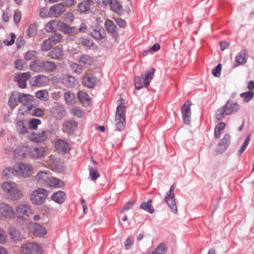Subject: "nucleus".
Here are the masks:
<instances>
[{
  "label": "nucleus",
  "instance_id": "nucleus-8",
  "mask_svg": "<svg viewBox=\"0 0 254 254\" xmlns=\"http://www.w3.org/2000/svg\"><path fill=\"white\" fill-rule=\"evenodd\" d=\"M15 171L18 173L23 177H28L34 172L33 167L24 163H20L18 166H15Z\"/></svg>",
  "mask_w": 254,
  "mask_h": 254
},
{
  "label": "nucleus",
  "instance_id": "nucleus-17",
  "mask_svg": "<svg viewBox=\"0 0 254 254\" xmlns=\"http://www.w3.org/2000/svg\"><path fill=\"white\" fill-rule=\"evenodd\" d=\"M90 35L95 39L101 40L106 37V33L103 27L96 26L91 31Z\"/></svg>",
  "mask_w": 254,
  "mask_h": 254
},
{
  "label": "nucleus",
  "instance_id": "nucleus-34",
  "mask_svg": "<svg viewBox=\"0 0 254 254\" xmlns=\"http://www.w3.org/2000/svg\"><path fill=\"white\" fill-rule=\"evenodd\" d=\"M26 155V148L23 146H19L14 150V156L17 158L25 157Z\"/></svg>",
  "mask_w": 254,
  "mask_h": 254
},
{
  "label": "nucleus",
  "instance_id": "nucleus-38",
  "mask_svg": "<svg viewBox=\"0 0 254 254\" xmlns=\"http://www.w3.org/2000/svg\"><path fill=\"white\" fill-rule=\"evenodd\" d=\"M63 83L67 87H73L75 85V79L72 76H66L63 78Z\"/></svg>",
  "mask_w": 254,
  "mask_h": 254
},
{
  "label": "nucleus",
  "instance_id": "nucleus-44",
  "mask_svg": "<svg viewBox=\"0 0 254 254\" xmlns=\"http://www.w3.org/2000/svg\"><path fill=\"white\" fill-rule=\"evenodd\" d=\"M35 96L37 98L44 101H47L49 98L48 93L45 90L37 91Z\"/></svg>",
  "mask_w": 254,
  "mask_h": 254
},
{
  "label": "nucleus",
  "instance_id": "nucleus-2",
  "mask_svg": "<svg viewBox=\"0 0 254 254\" xmlns=\"http://www.w3.org/2000/svg\"><path fill=\"white\" fill-rule=\"evenodd\" d=\"M126 106L124 103H120L117 108L115 115L116 130L121 131L125 128Z\"/></svg>",
  "mask_w": 254,
  "mask_h": 254
},
{
  "label": "nucleus",
  "instance_id": "nucleus-19",
  "mask_svg": "<svg viewBox=\"0 0 254 254\" xmlns=\"http://www.w3.org/2000/svg\"><path fill=\"white\" fill-rule=\"evenodd\" d=\"M93 4L94 2L92 0H82L77 5V11L81 13L88 11Z\"/></svg>",
  "mask_w": 254,
  "mask_h": 254
},
{
  "label": "nucleus",
  "instance_id": "nucleus-45",
  "mask_svg": "<svg viewBox=\"0 0 254 254\" xmlns=\"http://www.w3.org/2000/svg\"><path fill=\"white\" fill-rule=\"evenodd\" d=\"M79 63L84 65H90L93 63V60L89 55H84L80 57Z\"/></svg>",
  "mask_w": 254,
  "mask_h": 254
},
{
  "label": "nucleus",
  "instance_id": "nucleus-13",
  "mask_svg": "<svg viewBox=\"0 0 254 254\" xmlns=\"http://www.w3.org/2000/svg\"><path fill=\"white\" fill-rule=\"evenodd\" d=\"M48 80V78L46 76L39 75L32 77L30 80V84L32 86L41 87L46 85Z\"/></svg>",
  "mask_w": 254,
  "mask_h": 254
},
{
  "label": "nucleus",
  "instance_id": "nucleus-29",
  "mask_svg": "<svg viewBox=\"0 0 254 254\" xmlns=\"http://www.w3.org/2000/svg\"><path fill=\"white\" fill-rule=\"evenodd\" d=\"M82 83L84 86L90 88L94 87L97 84L94 77L87 75L83 77Z\"/></svg>",
  "mask_w": 254,
  "mask_h": 254
},
{
  "label": "nucleus",
  "instance_id": "nucleus-46",
  "mask_svg": "<svg viewBox=\"0 0 254 254\" xmlns=\"http://www.w3.org/2000/svg\"><path fill=\"white\" fill-rule=\"evenodd\" d=\"M134 86L136 89L139 90L141 89L144 86L145 83L144 82L143 77L141 78L139 76H136L134 79Z\"/></svg>",
  "mask_w": 254,
  "mask_h": 254
},
{
  "label": "nucleus",
  "instance_id": "nucleus-55",
  "mask_svg": "<svg viewBox=\"0 0 254 254\" xmlns=\"http://www.w3.org/2000/svg\"><path fill=\"white\" fill-rule=\"evenodd\" d=\"M37 28L35 24H30L28 27L26 32L29 37H32L36 34Z\"/></svg>",
  "mask_w": 254,
  "mask_h": 254
},
{
  "label": "nucleus",
  "instance_id": "nucleus-56",
  "mask_svg": "<svg viewBox=\"0 0 254 254\" xmlns=\"http://www.w3.org/2000/svg\"><path fill=\"white\" fill-rule=\"evenodd\" d=\"M49 39L53 45L61 42L62 39V36L61 34L57 33L50 37Z\"/></svg>",
  "mask_w": 254,
  "mask_h": 254
},
{
  "label": "nucleus",
  "instance_id": "nucleus-32",
  "mask_svg": "<svg viewBox=\"0 0 254 254\" xmlns=\"http://www.w3.org/2000/svg\"><path fill=\"white\" fill-rule=\"evenodd\" d=\"M27 110L31 115L36 117H41L44 115V112L42 109L33 107L32 105L29 106Z\"/></svg>",
  "mask_w": 254,
  "mask_h": 254
},
{
  "label": "nucleus",
  "instance_id": "nucleus-9",
  "mask_svg": "<svg viewBox=\"0 0 254 254\" xmlns=\"http://www.w3.org/2000/svg\"><path fill=\"white\" fill-rule=\"evenodd\" d=\"M191 101L190 100H187L181 108L183 122L187 125L190 124V119L191 117Z\"/></svg>",
  "mask_w": 254,
  "mask_h": 254
},
{
  "label": "nucleus",
  "instance_id": "nucleus-16",
  "mask_svg": "<svg viewBox=\"0 0 254 254\" xmlns=\"http://www.w3.org/2000/svg\"><path fill=\"white\" fill-rule=\"evenodd\" d=\"M0 214L2 216L9 218H13L14 215L12 207L3 203H0Z\"/></svg>",
  "mask_w": 254,
  "mask_h": 254
},
{
  "label": "nucleus",
  "instance_id": "nucleus-60",
  "mask_svg": "<svg viewBox=\"0 0 254 254\" xmlns=\"http://www.w3.org/2000/svg\"><path fill=\"white\" fill-rule=\"evenodd\" d=\"M70 67L73 73L79 74L82 72V67L76 63L71 64Z\"/></svg>",
  "mask_w": 254,
  "mask_h": 254
},
{
  "label": "nucleus",
  "instance_id": "nucleus-36",
  "mask_svg": "<svg viewBox=\"0 0 254 254\" xmlns=\"http://www.w3.org/2000/svg\"><path fill=\"white\" fill-rule=\"evenodd\" d=\"M108 3L111 5V9L116 13H118L122 8V5L117 0H108Z\"/></svg>",
  "mask_w": 254,
  "mask_h": 254
},
{
  "label": "nucleus",
  "instance_id": "nucleus-12",
  "mask_svg": "<svg viewBox=\"0 0 254 254\" xmlns=\"http://www.w3.org/2000/svg\"><path fill=\"white\" fill-rule=\"evenodd\" d=\"M55 145L57 151L63 154L68 153L71 149L69 143L62 139H57Z\"/></svg>",
  "mask_w": 254,
  "mask_h": 254
},
{
  "label": "nucleus",
  "instance_id": "nucleus-24",
  "mask_svg": "<svg viewBox=\"0 0 254 254\" xmlns=\"http://www.w3.org/2000/svg\"><path fill=\"white\" fill-rule=\"evenodd\" d=\"M64 55L63 49L58 46L52 49L49 53L48 56L52 59L60 60Z\"/></svg>",
  "mask_w": 254,
  "mask_h": 254
},
{
  "label": "nucleus",
  "instance_id": "nucleus-4",
  "mask_svg": "<svg viewBox=\"0 0 254 254\" xmlns=\"http://www.w3.org/2000/svg\"><path fill=\"white\" fill-rule=\"evenodd\" d=\"M48 194L47 190L39 188L31 192L30 196V200L34 205H41L45 203Z\"/></svg>",
  "mask_w": 254,
  "mask_h": 254
},
{
  "label": "nucleus",
  "instance_id": "nucleus-33",
  "mask_svg": "<svg viewBox=\"0 0 254 254\" xmlns=\"http://www.w3.org/2000/svg\"><path fill=\"white\" fill-rule=\"evenodd\" d=\"M167 249L165 243H161L154 250V251L148 252V254H166Z\"/></svg>",
  "mask_w": 254,
  "mask_h": 254
},
{
  "label": "nucleus",
  "instance_id": "nucleus-26",
  "mask_svg": "<svg viewBox=\"0 0 254 254\" xmlns=\"http://www.w3.org/2000/svg\"><path fill=\"white\" fill-rule=\"evenodd\" d=\"M155 70V68H151L150 70L145 71L144 74L142 75L144 79L145 87H147L149 85L151 80L154 76Z\"/></svg>",
  "mask_w": 254,
  "mask_h": 254
},
{
  "label": "nucleus",
  "instance_id": "nucleus-41",
  "mask_svg": "<svg viewBox=\"0 0 254 254\" xmlns=\"http://www.w3.org/2000/svg\"><path fill=\"white\" fill-rule=\"evenodd\" d=\"M227 115L228 114H227L226 110L223 106L216 111L215 118L217 121H222Z\"/></svg>",
  "mask_w": 254,
  "mask_h": 254
},
{
  "label": "nucleus",
  "instance_id": "nucleus-31",
  "mask_svg": "<svg viewBox=\"0 0 254 254\" xmlns=\"http://www.w3.org/2000/svg\"><path fill=\"white\" fill-rule=\"evenodd\" d=\"M33 97L29 94H20L17 98L18 102L22 103L24 105H27L30 102L33 100Z\"/></svg>",
  "mask_w": 254,
  "mask_h": 254
},
{
  "label": "nucleus",
  "instance_id": "nucleus-28",
  "mask_svg": "<svg viewBox=\"0 0 254 254\" xmlns=\"http://www.w3.org/2000/svg\"><path fill=\"white\" fill-rule=\"evenodd\" d=\"M49 177L46 172L41 171L37 174L36 179L39 183L46 185Z\"/></svg>",
  "mask_w": 254,
  "mask_h": 254
},
{
  "label": "nucleus",
  "instance_id": "nucleus-58",
  "mask_svg": "<svg viewBox=\"0 0 254 254\" xmlns=\"http://www.w3.org/2000/svg\"><path fill=\"white\" fill-rule=\"evenodd\" d=\"M25 64L24 60L18 59L14 62V66L18 70H23Z\"/></svg>",
  "mask_w": 254,
  "mask_h": 254
},
{
  "label": "nucleus",
  "instance_id": "nucleus-59",
  "mask_svg": "<svg viewBox=\"0 0 254 254\" xmlns=\"http://www.w3.org/2000/svg\"><path fill=\"white\" fill-rule=\"evenodd\" d=\"M15 171V167L14 168L7 167L4 169L2 171V176L3 177H8L10 174H13Z\"/></svg>",
  "mask_w": 254,
  "mask_h": 254
},
{
  "label": "nucleus",
  "instance_id": "nucleus-10",
  "mask_svg": "<svg viewBox=\"0 0 254 254\" xmlns=\"http://www.w3.org/2000/svg\"><path fill=\"white\" fill-rule=\"evenodd\" d=\"M31 76V74L30 72H24L16 75L14 80L17 83L19 87L23 89L26 87V82Z\"/></svg>",
  "mask_w": 254,
  "mask_h": 254
},
{
  "label": "nucleus",
  "instance_id": "nucleus-7",
  "mask_svg": "<svg viewBox=\"0 0 254 254\" xmlns=\"http://www.w3.org/2000/svg\"><path fill=\"white\" fill-rule=\"evenodd\" d=\"M21 250L24 254H39L42 252V247L33 243H29L23 246Z\"/></svg>",
  "mask_w": 254,
  "mask_h": 254
},
{
  "label": "nucleus",
  "instance_id": "nucleus-30",
  "mask_svg": "<svg viewBox=\"0 0 254 254\" xmlns=\"http://www.w3.org/2000/svg\"><path fill=\"white\" fill-rule=\"evenodd\" d=\"M59 21L56 20H51L45 26V30L48 32H55L59 30Z\"/></svg>",
  "mask_w": 254,
  "mask_h": 254
},
{
  "label": "nucleus",
  "instance_id": "nucleus-53",
  "mask_svg": "<svg viewBox=\"0 0 254 254\" xmlns=\"http://www.w3.org/2000/svg\"><path fill=\"white\" fill-rule=\"evenodd\" d=\"M9 234L14 241H19L21 239V234L18 231L15 229H11Z\"/></svg>",
  "mask_w": 254,
  "mask_h": 254
},
{
  "label": "nucleus",
  "instance_id": "nucleus-62",
  "mask_svg": "<svg viewBox=\"0 0 254 254\" xmlns=\"http://www.w3.org/2000/svg\"><path fill=\"white\" fill-rule=\"evenodd\" d=\"M221 64H218L212 70V74L215 77H219L221 75Z\"/></svg>",
  "mask_w": 254,
  "mask_h": 254
},
{
  "label": "nucleus",
  "instance_id": "nucleus-63",
  "mask_svg": "<svg viewBox=\"0 0 254 254\" xmlns=\"http://www.w3.org/2000/svg\"><path fill=\"white\" fill-rule=\"evenodd\" d=\"M72 113L74 116L81 118L84 115V112L78 108H74L72 109Z\"/></svg>",
  "mask_w": 254,
  "mask_h": 254
},
{
  "label": "nucleus",
  "instance_id": "nucleus-6",
  "mask_svg": "<svg viewBox=\"0 0 254 254\" xmlns=\"http://www.w3.org/2000/svg\"><path fill=\"white\" fill-rule=\"evenodd\" d=\"M175 188V186L174 184L170 187L169 192L166 193L165 200L172 210L174 212H176L177 209L174 192Z\"/></svg>",
  "mask_w": 254,
  "mask_h": 254
},
{
  "label": "nucleus",
  "instance_id": "nucleus-51",
  "mask_svg": "<svg viewBox=\"0 0 254 254\" xmlns=\"http://www.w3.org/2000/svg\"><path fill=\"white\" fill-rule=\"evenodd\" d=\"M53 44L49 38L44 41L41 45V48L42 51H46L49 50L52 47Z\"/></svg>",
  "mask_w": 254,
  "mask_h": 254
},
{
  "label": "nucleus",
  "instance_id": "nucleus-1",
  "mask_svg": "<svg viewBox=\"0 0 254 254\" xmlns=\"http://www.w3.org/2000/svg\"><path fill=\"white\" fill-rule=\"evenodd\" d=\"M57 68L54 62L46 60L35 59L29 63L30 69L35 73L52 72Z\"/></svg>",
  "mask_w": 254,
  "mask_h": 254
},
{
  "label": "nucleus",
  "instance_id": "nucleus-49",
  "mask_svg": "<svg viewBox=\"0 0 254 254\" xmlns=\"http://www.w3.org/2000/svg\"><path fill=\"white\" fill-rule=\"evenodd\" d=\"M66 102L68 105L73 104L75 102L74 95L70 92H66L64 94Z\"/></svg>",
  "mask_w": 254,
  "mask_h": 254
},
{
  "label": "nucleus",
  "instance_id": "nucleus-23",
  "mask_svg": "<svg viewBox=\"0 0 254 254\" xmlns=\"http://www.w3.org/2000/svg\"><path fill=\"white\" fill-rule=\"evenodd\" d=\"M77 126V124L76 122L69 121L63 124V130L64 132L70 133L75 130Z\"/></svg>",
  "mask_w": 254,
  "mask_h": 254
},
{
  "label": "nucleus",
  "instance_id": "nucleus-57",
  "mask_svg": "<svg viewBox=\"0 0 254 254\" xmlns=\"http://www.w3.org/2000/svg\"><path fill=\"white\" fill-rule=\"evenodd\" d=\"M39 15L41 17L45 18H51V15L50 14V9H48L47 7H42L40 10Z\"/></svg>",
  "mask_w": 254,
  "mask_h": 254
},
{
  "label": "nucleus",
  "instance_id": "nucleus-47",
  "mask_svg": "<svg viewBox=\"0 0 254 254\" xmlns=\"http://www.w3.org/2000/svg\"><path fill=\"white\" fill-rule=\"evenodd\" d=\"M37 52L35 50H29L24 55V59L27 61L35 59L37 58Z\"/></svg>",
  "mask_w": 254,
  "mask_h": 254
},
{
  "label": "nucleus",
  "instance_id": "nucleus-3",
  "mask_svg": "<svg viewBox=\"0 0 254 254\" xmlns=\"http://www.w3.org/2000/svg\"><path fill=\"white\" fill-rule=\"evenodd\" d=\"M1 188L14 200H17L22 196L21 191L17 189L15 183L9 181L3 182L1 184Z\"/></svg>",
  "mask_w": 254,
  "mask_h": 254
},
{
  "label": "nucleus",
  "instance_id": "nucleus-20",
  "mask_svg": "<svg viewBox=\"0 0 254 254\" xmlns=\"http://www.w3.org/2000/svg\"><path fill=\"white\" fill-rule=\"evenodd\" d=\"M66 198L65 193L62 190L55 192L51 196V200L58 204H62Z\"/></svg>",
  "mask_w": 254,
  "mask_h": 254
},
{
  "label": "nucleus",
  "instance_id": "nucleus-35",
  "mask_svg": "<svg viewBox=\"0 0 254 254\" xmlns=\"http://www.w3.org/2000/svg\"><path fill=\"white\" fill-rule=\"evenodd\" d=\"M231 136L229 133H226L219 143V145L222 147L223 149H226L230 143Z\"/></svg>",
  "mask_w": 254,
  "mask_h": 254
},
{
  "label": "nucleus",
  "instance_id": "nucleus-21",
  "mask_svg": "<svg viewBox=\"0 0 254 254\" xmlns=\"http://www.w3.org/2000/svg\"><path fill=\"white\" fill-rule=\"evenodd\" d=\"M46 185L51 187L61 188L64 187L65 184L60 179L50 177Z\"/></svg>",
  "mask_w": 254,
  "mask_h": 254
},
{
  "label": "nucleus",
  "instance_id": "nucleus-15",
  "mask_svg": "<svg viewBox=\"0 0 254 254\" xmlns=\"http://www.w3.org/2000/svg\"><path fill=\"white\" fill-rule=\"evenodd\" d=\"M248 57L249 54L248 51L246 50H242L235 57V62L236 64L234 66L236 67L246 64L247 62Z\"/></svg>",
  "mask_w": 254,
  "mask_h": 254
},
{
  "label": "nucleus",
  "instance_id": "nucleus-22",
  "mask_svg": "<svg viewBox=\"0 0 254 254\" xmlns=\"http://www.w3.org/2000/svg\"><path fill=\"white\" fill-rule=\"evenodd\" d=\"M224 106L228 115H232L239 110V105L237 103H231L230 100H228Z\"/></svg>",
  "mask_w": 254,
  "mask_h": 254
},
{
  "label": "nucleus",
  "instance_id": "nucleus-5",
  "mask_svg": "<svg viewBox=\"0 0 254 254\" xmlns=\"http://www.w3.org/2000/svg\"><path fill=\"white\" fill-rule=\"evenodd\" d=\"M32 213L30 205L26 204H19L16 207L15 215L19 219L27 220L29 215Z\"/></svg>",
  "mask_w": 254,
  "mask_h": 254
},
{
  "label": "nucleus",
  "instance_id": "nucleus-64",
  "mask_svg": "<svg viewBox=\"0 0 254 254\" xmlns=\"http://www.w3.org/2000/svg\"><path fill=\"white\" fill-rule=\"evenodd\" d=\"M80 41L82 45L84 46L90 47L93 45V41L88 39L81 38Z\"/></svg>",
  "mask_w": 254,
  "mask_h": 254
},
{
  "label": "nucleus",
  "instance_id": "nucleus-18",
  "mask_svg": "<svg viewBox=\"0 0 254 254\" xmlns=\"http://www.w3.org/2000/svg\"><path fill=\"white\" fill-rule=\"evenodd\" d=\"M105 26L108 32L113 37H116L118 35L117 26L113 21L110 19H107L105 21Z\"/></svg>",
  "mask_w": 254,
  "mask_h": 254
},
{
  "label": "nucleus",
  "instance_id": "nucleus-11",
  "mask_svg": "<svg viewBox=\"0 0 254 254\" xmlns=\"http://www.w3.org/2000/svg\"><path fill=\"white\" fill-rule=\"evenodd\" d=\"M65 11L63 4L62 3L54 4L50 8L51 18H58Z\"/></svg>",
  "mask_w": 254,
  "mask_h": 254
},
{
  "label": "nucleus",
  "instance_id": "nucleus-27",
  "mask_svg": "<svg viewBox=\"0 0 254 254\" xmlns=\"http://www.w3.org/2000/svg\"><path fill=\"white\" fill-rule=\"evenodd\" d=\"M59 30L65 34H69L74 32L75 28L74 27H70L66 23L61 21H59L58 25Z\"/></svg>",
  "mask_w": 254,
  "mask_h": 254
},
{
  "label": "nucleus",
  "instance_id": "nucleus-52",
  "mask_svg": "<svg viewBox=\"0 0 254 254\" xmlns=\"http://www.w3.org/2000/svg\"><path fill=\"white\" fill-rule=\"evenodd\" d=\"M89 171L90 177L92 180H96L100 177V174L96 168L90 167Z\"/></svg>",
  "mask_w": 254,
  "mask_h": 254
},
{
  "label": "nucleus",
  "instance_id": "nucleus-14",
  "mask_svg": "<svg viewBox=\"0 0 254 254\" xmlns=\"http://www.w3.org/2000/svg\"><path fill=\"white\" fill-rule=\"evenodd\" d=\"M28 139L32 142H41L44 141L47 138L46 132L41 130L38 132H33L28 135Z\"/></svg>",
  "mask_w": 254,
  "mask_h": 254
},
{
  "label": "nucleus",
  "instance_id": "nucleus-50",
  "mask_svg": "<svg viewBox=\"0 0 254 254\" xmlns=\"http://www.w3.org/2000/svg\"><path fill=\"white\" fill-rule=\"evenodd\" d=\"M241 97L243 98L245 102H249L254 96V91H249L240 94Z\"/></svg>",
  "mask_w": 254,
  "mask_h": 254
},
{
  "label": "nucleus",
  "instance_id": "nucleus-25",
  "mask_svg": "<svg viewBox=\"0 0 254 254\" xmlns=\"http://www.w3.org/2000/svg\"><path fill=\"white\" fill-rule=\"evenodd\" d=\"M45 153L44 148L42 146H36L31 149L30 154L34 158H41L43 157Z\"/></svg>",
  "mask_w": 254,
  "mask_h": 254
},
{
  "label": "nucleus",
  "instance_id": "nucleus-39",
  "mask_svg": "<svg viewBox=\"0 0 254 254\" xmlns=\"http://www.w3.org/2000/svg\"><path fill=\"white\" fill-rule=\"evenodd\" d=\"M226 127V124L224 122L219 123L215 127L214 129V135L216 138H220L222 131Z\"/></svg>",
  "mask_w": 254,
  "mask_h": 254
},
{
  "label": "nucleus",
  "instance_id": "nucleus-40",
  "mask_svg": "<svg viewBox=\"0 0 254 254\" xmlns=\"http://www.w3.org/2000/svg\"><path fill=\"white\" fill-rule=\"evenodd\" d=\"M34 234L40 237L44 236L47 233V230L42 226L36 224L34 227Z\"/></svg>",
  "mask_w": 254,
  "mask_h": 254
},
{
  "label": "nucleus",
  "instance_id": "nucleus-43",
  "mask_svg": "<svg viewBox=\"0 0 254 254\" xmlns=\"http://www.w3.org/2000/svg\"><path fill=\"white\" fill-rule=\"evenodd\" d=\"M78 98L82 103L89 104L90 98L86 93L82 91H79L78 93Z\"/></svg>",
  "mask_w": 254,
  "mask_h": 254
},
{
  "label": "nucleus",
  "instance_id": "nucleus-48",
  "mask_svg": "<svg viewBox=\"0 0 254 254\" xmlns=\"http://www.w3.org/2000/svg\"><path fill=\"white\" fill-rule=\"evenodd\" d=\"M54 116L58 119L62 118L64 114V110L61 107L57 106L54 108Z\"/></svg>",
  "mask_w": 254,
  "mask_h": 254
},
{
  "label": "nucleus",
  "instance_id": "nucleus-42",
  "mask_svg": "<svg viewBox=\"0 0 254 254\" xmlns=\"http://www.w3.org/2000/svg\"><path fill=\"white\" fill-rule=\"evenodd\" d=\"M16 130L19 133L23 134L27 132L24 123L23 121H19L16 125Z\"/></svg>",
  "mask_w": 254,
  "mask_h": 254
},
{
  "label": "nucleus",
  "instance_id": "nucleus-37",
  "mask_svg": "<svg viewBox=\"0 0 254 254\" xmlns=\"http://www.w3.org/2000/svg\"><path fill=\"white\" fill-rule=\"evenodd\" d=\"M140 208L142 209L149 213H152L154 209L152 205V200L149 199L147 202H143L140 206Z\"/></svg>",
  "mask_w": 254,
  "mask_h": 254
},
{
  "label": "nucleus",
  "instance_id": "nucleus-54",
  "mask_svg": "<svg viewBox=\"0 0 254 254\" xmlns=\"http://www.w3.org/2000/svg\"><path fill=\"white\" fill-rule=\"evenodd\" d=\"M41 124V121L39 119H32L29 121V126L31 129H36L38 128V125Z\"/></svg>",
  "mask_w": 254,
  "mask_h": 254
},
{
  "label": "nucleus",
  "instance_id": "nucleus-61",
  "mask_svg": "<svg viewBox=\"0 0 254 254\" xmlns=\"http://www.w3.org/2000/svg\"><path fill=\"white\" fill-rule=\"evenodd\" d=\"M251 140V134H249L247 136V138H246L244 144L242 145V146L241 147V149L239 150V153L240 155L242 154L244 151L246 150V148L247 147L250 141Z\"/></svg>",
  "mask_w": 254,
  "mask_h": 254
}]
</instances>
